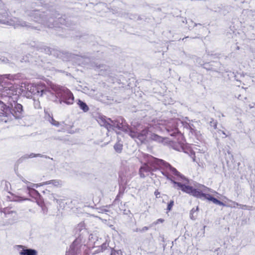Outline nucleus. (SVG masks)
I'll return each mask as SVG.
<instances>
[{
    "label": "nucleus",
    "mask_w": 255,
    "mask_h": 255,
    "mask_svg": "<svg viewBox=\"0 0 255 255\" xmlns=\"http://www.w3.org/2000/svg\"><path fill=\"white\" fill-rule=\"evenodd\" d=\"M78 105L79 106V108L83 111L84 112H87L89 110V108L87 105L81 100H78Z\"/></svg>",
    "instance_id": "22"
},
{
    "label": "nucleus",
    "mask_w": 255,
    "mask_h": 255,
    "mask_svg": "<svg viewBox=\"0 0 255 255\" xmlns=\"http://www.w3.org/2000/svg\"><path fill=\"white\" fill-rule=\"evenodd\" d=\"M148 230V228L146 227H144L143 228H142V229H138L137 228H136V230L135 229H133V230L134 231V232H144L146 230Z\"/></svg>",
    "instance_id": "34"
},
{
    "label": "nucleus",
    "mask_w": 255,
    "mask_h": 255,
    "mask_svg": "<svg viewBox=\"0 0 255 255\" xmlns=\"http://www.w3.org/2000/svg\"><path fill=\"white\" fill-rule=\"evenodd\" d=\"M111 255H122V252L120 251H113L111 253Z\"/></svg>",
    "instance_id": "37"
},
{
    "label": "nucleus",
    "mask_w": 255,
    "mask_h": 255,
    "mask_svg": "<svg viewBox=\"0 0 255 255\" xmlns=\"http://www.w3.org/2000/svg\"><path fill=\"white\" fill-rule=\"evenodd\" d=\"M82 246L81 239H76L70 246L69 250L66 252V255H78Z\"/></svg>",
    "instance_id": "11"
},
{
    "label": "nucleus",
    "mask_w": 255,
    "mask_h": 255,
    "mask_svg": "<svg viewBox=\"0 0 255 255\" xmlns=\"http://www.w3.org/2000/svg\"><path fill=\"white\" fill-rule=\"evenodd\" d=\"M8 184H9V183H8ZM5 185H6V186H7V183H5Z\"/></svg>",
    "instance_id": "51"
},
{
    "label": "nucleus",
    "mask_w": 255,
    "mask_h": 255,
    "mask_svg": "<svg viewBox=\"0 0 255 255\" xmlns=\"http://www.w3.org/2000/svg\"><path fill=\"white\" fill-rule=\"evenodd\" d=\"M198 25H201L200 23H194V26H197Z\"/></svg>",
    "instance_id": "45"
},
{
    "label": "nucleus",
    "mask_w": 255,
    "mask_h": 255,
    "mask_svg": "<svg viewBox=\"0 0 255 255\" xmlns=\"http://www.w3.org/2000/svg\"><path fill=\"white\" fill-rule=\"evenodd\" d=\"M150 139L153 140H155V141H156L158 142L163 141V139H162V137H161L155 133H152L151 134Z\"/></svg>",
    "instance_id": "23"
},
{
    "label": "nucleus",
    "mask_w": 255,
    "mask_h": 255,
    "mask_svg": "<svg viewBox=\"0 0 255 255\" xmlns=\"http://www.w3.org/2000/svg\"><path fill=\"white\" fill-rule=\"evenodd\" d=\"M30 184H31L30 187H32L33 188V187L38 188V187L42 186L43 185H45V182L41 183H39V184L30 183Z\"/></svg>",
    "instance_id": "30"
},
{
    "label": "nucleus",
    "mask_w": 255,
    "mask_h": 255,
    "mask_svg": "<svg viewBox=\"0 0 255 255\" xmlns=\"http://www.w3.org/2000/svg\"><path fill=\"white\" fill-rule=\"evenodd\" d=\"M20 75L19 74H6L0 75V84L5 83V79L9 80L10 81H14L18 80L20 78Z\"/></svg>",
    "instance_id": "16"
},
{
    "label": "nucleus",
    "mask_w": 255,
    "mask_h": 255,
    "mask_svg": "<svg viewBox=\"0 0 255 255\" xmlns=\"http://www.w3.org/2000/svg\"><path fill=\"white\" fill-rule=\"evenodd\" d=\"M126 185L127 184H123L122 183H119V192H120V194H124L125 191L126 189Z\"/></svg>",
    "instance_id": "25"
},
{
    "label": "nucleus",
    "mask_w": 255,
    "mask_h": 255,
    "mask_svg": "<svg viewBox=\"0 0 255 255\" xmlns=\"http://www.w3.org/2000/svg\"><path fill=\"white\" fill-rule=\"evenodd\" d=\"M1 208H0V212H1Z\"/></svg>",
    "instance_id": "52"
},
{
    "label": "nucleus",
    "mask_w": 255,
    "mask_h": 255,
    "mask_svg": "<svg viewBox=\"0 0 255 255\" xmlns=\"http://www.w3.org/2000/svg\"><path fill=\"white\" fill-rule=\"evenodd\" d=\"M181 125L183 127L189 130V135L195 137L198 140L202 139V135L200 131L197 130L195 126L188 118H185V120L181 121L178 119L172 120L166 125V129L167 132L171 136H177V140L180 144H183L184 139L183 134L179 131L178 126Z\"/></svg>",
    "instance_id": "2"
},
{
    "label": "nucleus",
    "mask_w": 255,
    "mask_h": 255,
    "mask_svg": "<svg viewBox=\"0 0 255 255\" xmlns=\"http://www.w3.org/2000/svg\"><path fill=\"white\" fill-rule=\"evenodd\" d=\"M131 178V174L127 170H121L119 172V183L127 184Z\"/></svg>",
    "instance_id": "14"
},
{
    "label": "nucleus",
    "mask_w": 255,
    "mask_h": 255,
    "mask_svg": "<svg viewBox=\"0 0 255 255\" xmlns=\"http://www.w3.org/2000/svg\"><path fill=\"white\" fill-rule=\"evenodd\" d=\"M148 131L147 128H144L140 132H138L136 129L131 128L130 131H129V135L133 138H136L140 141L142 142L145 140Z\"/></svg>",
    "instance_id": "13"
},
{
    "label": "nucleus",
    "mask_w": 255,
    "mask_h": 255,
    "mask_svg": "<svg viewBox=\"0 0 255 255\" xmlns=\"http://www.w3.org/2000/svg\"><path fill=\"white\" fill-rule=\"evenodd\" d=\"M112 205H113V204L112 205H109L108 206L105 207V208H109V207H111Z\"/></svg>",
    "instance_id": "49"
},
{
    "label": "nucleus",
    "mask_w": 255,
    "mask_h": 255,
    "mask_svg": "<svg viewBox=\"0 0 255 255\" xmlns=\"http://www.w3.org/2000/svg\"><path fill=\"white\" fill-rule=\"evenodd\" d=\"M97 120L101 126L105 127L108 130L116 128L129 134V131L132 128L128 126L126 121L122 117H119L116 120L113 121L110 118L107 119L105 116H99Z\"/></svg>",
    "instance_id": "5"
},
{
    "label": "nucleus",
    "mask_w": 255,
    "mask_h": 255,
    "mask_svg": "<svg viewBox=\"0 0 255 255\" xmlns=\"http://www.w3.org/2000/svg\"><path fill=\"white\" fill-rule=\"evenodd\" d=\"M158 221L161 222H162L163 221V220L161 219H159Z\"/></svg>",
    "instance_id": "47"
},
{
    "label": "nucleus",
    "mask_w": 255,
    "mask_h": 255,
    "mask_svg": "<svg viewBox=\"0 0 255 255\" xmlns=\"http://www.w3.org/2000/svg\"><path fill=\"white\" fill-rule=\"evenodd\" d=\"M160 194V192L158 190H155L154 192V195L156 196V197L157 198L158 195Z\"/></svg>",
    "instance_id": "41"
},
{
    "label": "nucleus",
    "mask_w": 255,
    "mask_h": 255,
    "mask_svg": "<svg viewBox=\"0 0 255 255\" xmlns=\"http://www.w3.org/2000/svg\"><path fill=\"white\" fill-rule=\"evenodd\" d=\"M254 107V106L250 105V108H253Z\"/></svg>",
    "instance_id": "50"
},
{
    "label": "nucleus",
    "mask_w": 255,
    "mask_h": 255,
    "mask_svg": "<svg viewBox=\"0 0 255 255\" xmlns=\"http://www.w3.org/2000/svg\"><path fill=\"white\" fill-rule=\"evenodd\" d=\"M0 61L4 63H7L9 62L8 58L0 56Z\"/></svg>",
    "instance_id": "33"
},
{
    "label": "nucleus",
    "mask_w": 255,
    "mask_h": 255,
    "mask_svg": "<svg viewBox=\"0 0 255 255\" xmlns=\"http://www.w3.org/2000/svg\"><path fill=\"white\" fill-rule=\"evenodd\" d=\"M43 193L45 194L46 198L50 201H56L57 203H60V200L58 199L59 196L58 195L51 193L49 191L46 190L43 191Z\"/></svg>",
    "instance_id": "18"
},
{
    "label": "nucleus",
    "mask_w": 255,
    "mask_h": 255,
    "mask_svg": "<svg viewBox=\"0 0 255 255\" xmlns=\"http://www.w3.org/2000/svg\"><path fill=\"white\" fill-rule=\"evenodd\" d=\"M21 180H22V181L23 182H24V183H29V182H28L27 181L25 180V179H22Z\"/></svg>",
    "instance_id": "44"
},
{
    "label": "nucleus",
    "mask_w": 255,
    "mask_h": 255,
    "mask_svg": "<svg viewBox=\"0 0 255 255\" xmlns=\"http://www.w3.org/2000/svg\"><path fill=\"white\" fill-rule=\"evenodd\" d=\"M8 104L10 105L11 109V115L14 117L16 119H20L24 116V111L22 106L16 102V101H8Z\"/></svg>",
    "instance_id": "10"
},
{
    "label": "nucleus",
    "mask_w": 255,
    "mask_h": 255,
    "mask_svg": "<svg viewBox=\"0 0 255 255\" xmlns=\"http://www.w3.org/2000/svg\"><path fill=\"white\" fill-rule=\"evenodd\" d=\"M8 16L7 13H3L1 15V17H0V23L7 25L13 26L15 28L19 26L28 27H31L30 25L27 24L25 21L19 19L17 18L14 17L12 19H9L8 18Z\"/></svg>",
    "instance_id": "8"
},
{
    "label": "nucleus",
    "mask_w": 255,
    "mask_h": 255,
    "mask_svg": "<svg viewBox=\"0 0 255 255\" xmlns=\"http://www.w3.org/2000/svg\"><path fill=\"white\" fill-rule=\"evenodd\" d=\"M7 80L5 79V83L0 84V98H7V102H8V101H17L18 98L17 91L13 84Z\"/></svg>",
    "instance_id": "7"
},
{
    "label": "nucleus",
    "mask_w": 255,
    "mask_h": 255,
    "mask_svg": "<svg viewBox=\"0 0 255 255\" xmlns=\"http://www.w3.org/2000/svg\"><path fill=\"white\" fill-rule=\"evenodd\" d=\"M34 106L35 108H36V109L41 108L40 103L39 101H34Z\"/></svg>",
    "instance_id": "36"
},
{
    "label": "nucleus",
    "mask_w": 255,
    "mask_h": 255,
    "mask_svg": "<svg viewBox=\"0 0 255 255\" xmlns=\"http://www.w3.org/2000/svg\"><path fill=\"white\" fill-rule=\"evenodd\" d=\"M29 91L34 95L42 96L44 94L47 95L51 98L52 92L48 88H47L45 85L39 83L37 85H32L30 87Z\"/></svg>",
    "instance_id": "9"
},
{
    "label": "nucleus",
    "mask_w": 255,
    "mask_h": 255,
    "mask_svg": "<svg viewBox=\"0 0 255 255\" xmlns=\"http://www.w3.org/2000/svg\"><path fill=\"white\" fill-rule=\"evenodd\" d=\"M36 157V154H34V153H31L30 155H25V158H33V157Z\"/></svg>",
    "instance_id": "38"
},
{
    "label": "nucleus",
    "mask_w": 255,
    "mask_h": 255,
    "mask_svg": "<svg viewBox=\"0 0 255 255\" xmlns=\"http://www.w3.org/2000/svg\"><path fill=\"white\" fill-rule=\"evenodd\" d=\"M196 210H195L194 209H192L190 211V218L193 219V214L195 212H196Z\"/></svg>",
    "instance_id": "39"
},
{
    "label": "nucleus",
    "mask_w": 255,
    "mask_h": 255,
    "mask_svg": "<svg viewBox=\"0 0 255 255\" xmlns=\"http://www.w3.org/2000/svg\"><path fill=\"white\" fill-rule=\"evenodd\" d=\"M103 211H105V212H108V210L107 209H103Z\"/></svg>",
    "instance_id": "48"
},
{
    "label": "nucleus",
    "mask_w": 255,
    "mask_h": 255,
    "mask_svg": "<svg viewBox=\"0 0 255 255\" xmlns=\"http://www.w3.org/2000/svg\"><path fill=\"white\" fill-rule=\"evenodd\" d=\"M123 194H120V192L118 193V194L117 195L115 199L114 200L113 202V204H116L117 202L119 201L120 198L122 197L123 196Z\"/></svg>",
    "instance_id": "32"
},
{
    "label": "nucleus",
    "mask_w": 255,
    "mask_h": 255,
    "mask_svg": "<svg viewBox=\"0 0 255 255\" xmlns=\"http://www.w3.org/2000/svg\"><path fill=\"white\" fill-rule=\"evenodd\" d=\"M113 226L112 225H111L110 227H112Z\"/></svg>",
    "instance_id": "53"
},
{
    "label": "nucleus",
    "mask_w": 255,
    "mask_h": 255,
    "mask_svg": "<svg viewBox=\"0 0 255 255\" xmlns=\"http://www.w3.org/2000/svg\"><path fill=\"white\" fill-rule=\"evenodd\" d=\"M11 109L10 105L8 106L4 104L2 102L0 101V116L9 117L11 116Z\"/></svg>",
    "instance_id": "15"
},
{
    "label": "nucleus",
    "mask_w": 255,
    "mask_h": 255,
    "mask_svg": "<svg viewBox=\"0 0 255 255\" xmlns=\"http://www.w3.org/2000/svg\"><path fill=\"white\" fill-rule=\"evenodd\" d=\"M34 20L39 23L43 24L49 28L57 26L58 25V21L60 22L63 20L59 17L60 14L56 11L52 12L48 15H45L44 12H41L38 10H33L27 14Z\"/></svg>",
    "instance_id": "4"
},
{
    "label": "nucleus",
    "mask_w": 255,
    "mask_h": 255,
    "mask_svg": "<svg viewBox=\"0 0 255 255\" xmlns=\"http://www.w3.org/2000/svg\"><path fill=\"white\" fill-rule=\"evenodd\" d=\"M12 207H7L4 208H1V211L0 213H3L5 214V215H12V214H16V211L15 210H12Z\"/></svg>",
    "instance_id": "20"
},
{
    "label": "nucleus",
    "mask_w": 255,
    "mask_h": 255,
    "mask_svg": "<svg viewBox=\"0 0 255 255\" xmlns=\"http://www.w3.org/2000/svg\"><path fill=\"white\" fill-rule=\"evenodd\" d=\"M115 150L118 153H121L123 149V144L119 142H117L114 145Z\"/></svg>",
    "instance_id": "24"
},
{
    "label": "nucleus",
    "mask_w": 255,
    "mask_h": 255,
    "mask_svg": "<svg viewBox=\"0 0 255 255\" xmlns=\"http://www.w3.org/2000/svg\"><path fill=\"white\" fill-rule=\"evenodd\" d=\"M109 243L107 241H106L104 243H103L101 246V247H100L101 248V251H100L103 252L104 251H105L109 247Z\"/></svg>",
    "instance_id": "27"
},
{
    "label": "nucleus",
    "mask_w": 255,
    "mask_h": 255,
    "mask_svg": "<svg viewBox=\"0 0 255 255\" xmlns=\"http://www.w3.org/2000/svg\"><path fill=\"white\" fill-rule=\"evenodd\" d=\"M49 121L53 126L56 127H58L59 126V123L55 121L53 117H49Z\"/></svg>",
    "instance_id": "26"
},
{
    "label": "nucleus",
    "mask_w": 255,
    "mask_h": 255,
    "mask_svg": "<svg viewBox=\"0 0 255 255\" xmlns=\"http://www.w3.org/2000/svg\"><path fill=\"white\" fill-rule=\"evenodd\" d=\"M162 174L165 176L167 179L171 181V182L174 184L173 187L174 188H176V186H178V189H181L182 191L186 193L190 194L195 197L202 200H207L208 201H211L213 203L220 206H225V204L223 202L212 197L210 194L206 193V192L209 191V189L208 188L203 186V191L205 192L203 193L199 189H194L191 186L186 185L184 184L181 183L180 182L175 181L174 179L177 180V177L175 176L176 178H174L173 175L169 173L168 171H162ZM184 178H185L182 179L179 178V179H177V180L188 181L187 179L185 177Z\"/></svg>",
    "instance_id": "3"
},
{
    "label": "nucleus",
    "mask_w": 255,
    "mask_h": 255,
    "mask_svg": "<svg viewBox=\"0 0 255 255\" xmlns=\"http://www.w3.org/2000/svg\"><path fill=\"white\" fill-rule=\"evenodd\" d=\"M37 50L45 53L48 55H53L55 57H59L61 55V52L57 49L51 48L45 45L40 44L36 46Z\"/></svg>",
    "instance_id": "12"
},
{
    "label": "nucleus",
    "mask_w": 255,
    "mask_h": 255,
    "mask_svg": "<svg viewBox=\"0 0 255 255\" xmlns=\"http://www.w3.org/2000/svg\"><path fill=\"white\" fill-rule=\"evenodd\" d=\"M45 185L52 184L55 187H60L62 185V181L60 180H51L45 182Z\"/></svg>",
    "instance_id": "21"
},
{
    "label": "nucleus",
    "mask_w": 255,
    "mask_h": 255,
    "mask_svg": "<svg viewBox=\"0 0 255 255\" xmlns=\"http://www.w3.org/2000/svg\"><path fill=\"white\" fill-rule=\"evenodd\" d=\"M146 156L147 158V162L144 163L139 170L140 177L144 178L149 173L159 169L162 173V171H168L169 173H171L173 175L177 177V179H179V178L182 179L185 178L183 175L180 174L176 168L172 167L168 163L150 155H147Z\"/></svg>",
    "instance_id": "1"
},
{
    "label": "nucleus",
    "mask_w": 255,
    "mask_h": 255,
    "mask_svg": "<svg viewBox=\"0 0 255 255\" xmlns=\"http://www.w3.org/2000/svg\"><path fill=\"white\" fill-rule=\"evenodd\" d=\"M236 204L238 206L239 205L240 206L241 208L242 209L250 210L252 208V206H247L246 205L239 204L238 203H237Z\"/></svg>",
    "instance_id": "29"
},
{
    "label": "nucleus",
    "mask_w": 255,
    "mask_h": 255,
    "mask_svg": "<svg viewBox=\"0 0 255 255\" xmlns=\"http://www.w3.org/2000/svg\"><path fill=\"white\" fill-rule=\"evenodd\" d=\"M217 121L216 120H214L213 119H211V120L210 122V125L211 127H212L214 128V129L217 128Z\"/></svg>",
    "instance_id": "28"
},
{
    "label": "nucleus",
    "mask_w": 255,
    "mask_h": 255,
    "mask_svg": "<svg viewBox=\"0 0 255 255\" xmlns=\"http://www.w3.org/2000/svg\"><path fill=\"white\" fill-rule=\"evenodd\" d=\"M18 248H21L19 251L20 255H37V252L36 250L31 249H24L22 246H17Z\"/></svg>",
    "instance_id": "17"
},
{
    "label": "nucleus",
    "mask_w": 255,
    "mask_h": 255,
    "mask_svg": "<svg viewBox=\"0 0 255 255\" xmlns=\"http://www.w3.org/2000/svg\"><path fill=\"white\" fill-rule=\"evenodd\" d=\"M27 190L28 191V194L30 196L36 199L40 198V195L38 192L32 187H31L30 186H27Z\"/></svg>",
    "instance_id": "19"
},
{
    "label": "nucleus",
    "mask_w": 255,
    "mask_h": 255,
    "mask_svg": "<svg viewBox=\"0 0 255 255\" xmlns=\"http://www.w3.org/2000/svg\"><path fill=\"white\" fill-rule=\"evenodd\" d=\"M51 100L55 102L67 105H71L74 102V98L71 92L67 88H62L54 94L52 92Z\"/></svg>",
    "instance_id": "6"
},
{
    "label": "nucleus",
    "mask_w": 255,
    "mask_h": 255,
    "mask_svg": "<svg viewBox=\"0 0 255 255\" xmlns=\"http://www.w3.org/2000/svg\"><path fill=\"white\" fill-rule=\"evenodd\" d=\"M37 203L40 205L41 206H42V205L43 204V202L42 201H37Z\"/></svg>",
    "instance_id": "42"
},
{
    "label": "nucleus",
    "mask_w": 255,
    "mask_h": 255,
    "mask_svg": "<svg viewBox=\"0 0 255 255\" xmlns=\"http://www.w3.org/2000/svg\"><path fill=\"white\" fill-rule=\"evenodd\" d=\"M36 157H45L47 158V156L41 154H36Z\"/></svg>",
    "instance_id": "40"
},
{
    "label": "nucleus",
    "mask_w": 255,
    "mask_h": 255,
    "mask_svg": "<svg viewBox=\"0 0 255 255\" xmlns=\"http://www.w3.org/2000/svg\"><path fill=\"white\" fill-rule=\"evenodd\" d=\"M174 205V201L173 200H171L170 202L167 205V210L169 211L171 210Z\"/></svg>",
    "instance_id": "31"
},
{
    "label": "nucleus",
    "mask_w": 255,
    "mask_h": 255,
    "mask_svg": "<svg viewBox=\"0 0 255 255\" xmlns=\"http://www.w3.org/2000/svg\"><path fill=\"white\" fill-rule=\"evenodd\" d=\"M94 235H91L90 236V238H89V240H90V242L92 243H94V246H96L97 245V244H96V242H94Z\"/></svg>",
    "instance_id": "35"
},
{
    "label": "nucleus",
    "mask_w": 255,
    "mask_h": 255,
    "mask_svg": "<svg viewBox=\"0 0 255 255\" xmlns=\"http://www.w3.org/2000/svg\"><path fill=\"white\" fill-rule=\"evenodd\" d=\"M25 200V199H23L22 197H20V199L19 201H22Z\"/></svg>",
    "instance_id": "46"
},
{
    "label": "nucleus",
    "mask_w": 255,
    "mask_h": 255,
    "mask_svg": "<svg viewBox=\"0 0 255 255\" xmlns=\"http://www.w3.org/2000/svg\"><path fill=\"white\" fill-rule=\"evenodd\" d=\"M219 132H221L222 134H224L225 135L224 137H226L227 136V135L226 134V133L224 131L219 130Z\"/></svg>",
    "instance_id": "43"
}]
</instances>
